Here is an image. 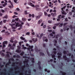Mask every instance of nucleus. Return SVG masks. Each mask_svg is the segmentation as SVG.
<instances>
[{
  "instance_id": "obj_1",
  "label": "nucleus",
  "mask_w": 75,
  "mask_h": 75,
  "mask_svg": "<svg viewBox=\"0 0 75 75\" xmlns=\"http://www.w3.org/2000/svg\"><path fill=\"white\" fill-rule=\"evenodd\" d=\"M15 23L11 25V26L12 27V29H16L17 27L18 26V25H19V23L18 22L16 23V22H15Z\"/></svg>"
},
{
  "instance_id": "obj_2",
  "label": "nucleus",
  "mask_w": 75,
  "mask_h": 75,
  "mask_svg": "<svg viewBox=\"0 0 75 75\" xmlns=\"http://www.w3.org/2000/svg\"><path fill=\"white\" fill-rule=\"evenodd\" d=\"M28 59H26L25 60V61L23 62V63L24 64H25L27 67H28L29 66V65H28V64L27 62H28Z\"/></svg>"
},
{
  "instance_id": "obj_3",
  "label": "nucleus",
  "mask_w": 75,
  "mask_h": 75,
  "mask_svg": "<svg viewBox=\"0 0 75 75\" xmlns=\"http://www.w3.org/2000/svg\"><path fill=\"white\" fill-rule=\"evenodd\" d=\"M63 58L64 59V60L66 61H67V62H69V59L67 58V56L66 55H64L63 56Z\"/></svg>"
},
{
  "instance_id": "obj_4",
  "label": "nucleus",
  "mask_w": 75,
  "mask_h": 75,
  "mask_svg": "<svg viewBox=\"0 0 75 75\" xmlns=\"http://www.w3.org/2000/svg\"><path fill=\"white\" fill-rule=\"evenodd\" d=\"M19 20V18H16L15 20L12 19V23H14V22H16V21H18Z\"/></svg>"
},
{
  "instance_id": "obj_5",
  "label": "nucleus",
  "mask_w": 75,
  "mask_h": 75,
  "mask_svg": "<svg viewBox=\"0 0 75 75\" xmlns=\"http://www.w3.org/2000/svg\"><path fill=\"white\" fill-rule=\"evenodd\" d=\"M28 5H29V6H32V7H34V5L33 4L31 3L30 2H28Z\"/></svg>"
},
{
  "instance_id": "obj_6",
  "label": "nucleus",
  "mask_w": 75,
  "mask_h": 75,
  "mask_svg": "<svg viewBox=\"0 0 75 75\" xmlns=\"http://www.w3.org/2000/svg\"><path fill=\"white\" fill-rule=\"evenodd\" d=\"M75 45V43L72 42V46H71V50L72 51H73V47H72V46H74V45Z\"/></svg>"
},
{
  "instance_id": "obj_7",
  "label": "nucleus",
  "mask_w": 75,
  "mask_h": 75,
  "mask_svg": "<svg viewBox=\"0 0 75 75\" xmlns=\"http://www.w3.org/2000/svg\"><path fill=\"white\" fill-rule=\"evenodd\" d=\"M51 15L53 17H54L55 16H57V13H51Z\"/></svg>"
},
{
  "instance_id": "obj_8",
  "label": "nucleus",
  "mask_w": 75,
  "mask_h": 75,
  "mask_svg": "<svg viewBox=\"0 0 75 75\" xmlns=\"http://www.w3.org/2000/svg\"><path fill=\"white\" fill-rule=\"evenodd\" d=\"M60 73H61V74H62V75H66V74H67V73L65 72H64L62 71H60Z\"/></svg>"
},
{
  "instance_id": "obj_9",
  "label": "nucleus",
  "mask_w": 75,
  "mask_h": 75,
  "mask_svg": "<svg viewBox=\"0 0 75 75\" xmlns=\"http://www.w3.org/2000/svg\"><path fill=\"white\" fill-rule=\"evenodd\" d=\"M39 54H40V56H41L42 55V56L43 57V56H45V54H44V53H43L42 52H40L39 53Z\"/></svg>"
},
{
  "instance_id": "obj_10",
  "label": "nucleus",
  "mask_w": 75,
  "mask_h": 75,
  "mask_svg": "<svg viewBox=\"0 0 75 75\" xmlns=\"http://www.w3.org/2000/svg\"><path fill=\"white\" fill-rule=\"evenodd\" d=\"M36 18V20H38V19H40V17L39 15L37 16H35Z\"/></svg>"
},
{
  "instance_id": "obj_11",
  "label": "nucleus",
  "mask_w": 75,
  "mask_h": 75,
  "mask_svg": "<svg viewBox=\"0 0 75 75\" xmlns=\"http://www.w3.org/2000/svg\"><path fill=\"white\" fill-rule=\"evenodd\" d=\"M32 40L33 41V42H35L37 41V38H33L32 39Z\"/></svg>"
},
{
  "instance_id": "obj_12",
  "label": "nucleus",
  "mask_w": 75,
  "mask_h": 75,
  "mask_svg": "<svg viewBox=\"0 0 75 75\" xmlns=\"http://www.w3.org/2000/svg\"><path fill=\"white\" fill-rule=\"evenodd\" d=\"M8 3H10L11 6H12V7H13V3L11 2V1H9L8 2Z\"/></svg>"
},
{
  "instance_id": "obj_13",
  "label": "nucleus",
  "mask_w": 75,
  "mask_h": 75,
  "mask_svg": "<svg viewBox=\"0 0 75 75\" xmlns=\"http://www.w3.org/2000/svg\"><path fill=\"white\" fill-rule=\"evenodd\" d=\"M16 52H17V53H20L21 52V51L19 50H16Z\"/></svg>"
},
{
  "instance_id": "obj_14",
  "label": "nucleus",
  "mask_w": 75,
  "mask_h": 75,
  "mask_svg": "<svg viewBox=\"0 0 75 75\" xmlns=\"http://www.w3.org/2000/svg\"><path fill=\"white\" fill-rule=\"evenodd\" d=\"M35 10L36 11H40L41 10V8H35Z\"/></svg>"
},
{
  "instance_id": "obj_15",
  "label": "nucleus",
  "mask_w": 75,
  "mask_h": 75,
  "mask_svg": "<svg viewBox=\"0 0 75 75\" xmlns=\"http://www.w3.org/2000/svg\"><path fill=\"white\" fill-rule=\"evenodd\" d=\"M42 19H40L38 21V24H40V23H41V22H42Z\"/></svg>"
},
{
  "instance_id": "obj_16",
  "label": "nucleus",
  "mask_w": 75,
  "mask_h": 75,
  "mask_svg": "<svg viewBox=\"0 0 75 75\" xmlns=\"http://www.w3.org/2000/svg\"><path fill=\"white\" fill-rule=\"evenodd\" d=\"M59 24L60 25H59V27H62V26L64 25V23H60Z\"/></svg>"
},
{
  "instance_id": "obj_17",
  "label": "nucleus",
  "mask_w": 75,
  "mask_h": 75,
  "mask_svg": "<svg viewBox=\"0 0 75 75\" xmlns=\"http://www.w3.org/2000/svg\"><path fill=\"white\" fill-rule=\"evenodd\" d=\"M34 47L33 46H30V45L29 46V50H30V49H31V48H33Z\"/></svg>"
},
{
  "instance_id": "obj_18",
  "label": "nucleus",
  "mask_w": 75,
  "mask_h": 75,
  "mask_svg": "<svg viewBox=\"0 0 75 75\" xmlns=\"http://www.w3.org/2000/svg\"><path fill=\"white\" fill-rule=\"evenodd\" d=\"M7 43H8L7 41H4L3 42V44H7Z\"/></svg>"
},
{
  "instance_id": "obj_19",
  "label": "nucleus",
  "mask_w": 75,
  "mask_h": 75,
  "mask_svg": "<svg viewBox=\"0 0 75 75\" xmlns=\"http://www.w3.org/2000/svg\"><path fill=\"white\" fill-rule=\"evenodd\" d=\"M58 58L59 59H62V57H61V56L58 55Z\"/></svg>"
},
{
  "instance_id": "obj_20",
  "label": "nucleus",
  "mask_w": 75,
  "mask_h": 75,
  "mask_svg": "<svg viewBox=\"0 0 75 75\" xmlns=\"http://www.w3.org/2000/svg\"><path fill=\"white\" fill-rule=\"evenodd\" d=\"M51 55L52 56V58H54V57H55V55L54 54H51Z\"/></svg>"
},
{
  "instance_id": "obj_21",
  "label": "nucleus",
  "mask_w": 75,
  "mask_h": 75,
  "mask_svg": "<svg viewBox=\"0 0 75 75\" xmlns=\"http://www.w3.org/2000/svg\"><path fill=\"white\" fill-rule=\"evenodd\" d=\"M40 17L42 16V12H40L39 13V15Z\"/></svg>"
},
{
  "instance_id": "obj_22",
  "label": "nucleus",
  "mask_w": 75,
  "mask_h": 75,
  "mask_svg": "<svg viewBox=\"0 0 75 75\" xmlns=\"http://www.w3.org/2000/svg\"><path fill=\"white\" fill-rule=\"evenodd\" d=\"M61 64L62 65H61L60 66V68H62V66H64V64L62 62H61Z\"/></svg>"
},
{
  "instance_id": "obj_23",
  "label": "nucleus",
  "mask_w": 75,
  "mask_h": 75,
  "mask_svg": "<svg viewBox=\"0 0 75 75\" xmlns=\"http://www.w3.org/2000/svg\"><path fill=\"white\" fill-rule=\"evenodd\" d=\"M35 50L37 52H39V51H40V50H38V49H35Z\"/></svg>"
},
{
  "instance_id": "obj_24",
  "label": "nucleus",
  "mask_w": 75,
  "mask_h": 75,
  "mask_svg": "<svg viewBox=\"0 0 75 75\" xmlns=\"http://www.w3.org/2000/svg\"><path fill=\"white\" fill-rule=\"evenodd\" d=\"M21 39V40H25V38H23L22 36H21L20 37Z\"/></svg>"
},
{
  "instance_id": "obj_25",
  "label": "nucleus",
  "mask_w": 75,
  "mask_h": 75,
  "mask_svg": "<svg viewBox=\"0 0 75 75\" xmlns=\"http://www.w3.org/2000/svg\"><path fill=\"white\" fill-rule=\"evenodd\" d=\"M62 39V37H61L60 38H59V42H60V43H61V40Z\"/></svg>"
},
{
  "instance_id": "obj_26",
  "label": "nucleus",
  "mask_w": 75,
  "mask_h": 75,
  "mask_svg": "<svg viewBox=\"0 0 75 75\" xmlns=\"http://www.w3.org/2000/svg\"><path fill=\"white\" fill-rule=\"evenodd\" d=\"M24 54V52L22 51L21 53H20V55L21 56L23 55V54Z\"/></svg>"
},
{
  "instance_id": "obj_27",
  "label": "nucleus",
  "mask_w": 75,
  "mask_h": 75,
  "mask_svg": "<svg viewBox=\"0 0 75 75\" xmlns=\"http://www.w3.org/2000/svg\"><path fill=\"white\" fill-rule=\"evenodd\" d=\"M62 14H64V15H66V14H67V13L65 12L64 11H63V12H62Z\"/></svg>"
},
{
  "instance_id": "obj_28",
  "label": "nucleus",
  "mask_w": 75,
  "mask_h": 75,
  "mask_svg": "<svg viewBox=\"0 0 75 75\" xmlns=\"http://www.w3.org/2000/svg\"><path fill=\"white\" fill-rule=\"evenodd\" d=\"M67 26H64V31H65L67 30Z\"/></svg>"
},
{
  "instance_id": "obj_29",
  "label": "nucleus",
  "mask_w": 75,
  "mask_h": 75,
  "mask_svg": "<svg viewBox=\"0 0 75 75\" xmlns=\"http://www.w3.org/2000/svg\"><path fill=\"white\" fill-rule=\"evenodd\" d=\"M47 54L48 55V56H49V57H50V56H51V54H50V52H48V51H47Z\"/></svg>"
},
{
  "instance_id": "obj_30",
  "label": "nucleus",
  "mask_w": 75,
  "mask_h": 75,
  "mask_svg": "<svg viewBox=\"0 0 75 75\" xmlns=\"http://www.w3.org/2000/svg\"><path fill=\"white\" fill-rule=\"evenodd\" d=\"M7 15H6V16H4L3 18H8V16H7Z\"/></svg>"
},
{
  "instance_id": "obj_31",
  "label": "nucleus",
  "mask_w": 75,
  "mask_h": 75,
  "mask_svg": "<svg viewBox=\"0 0 75 75\" xmlns=\"http://www.w3.org/2000/svg\"><path fill=\"white\" fill-rule=\"evenodd\" d=\"M34 7H35V8H38V7H39V6L38 5H36L35 6L34 5Z\"/></svg>"
},
{
  "instance_id": "obj_32",
  "label": "nucleus",
  "mask_w": 75,
  "mask_h": 75,
  "mask_svg": "<svg viewBox=\"0 0 75 75\" xmlns=\"http://www.w3.org/2000/svg\"><path fill=\"white\" fill-rule=\"evenodd\" d=\"M27 11H25L24 12L25 13V14H29V13H28L27 12Z\"/></svg>"
},
{
  "instance_id": "obj_33",
  "label": "nucleus",
  "mask_w": 75,
  "mask_h": 75,
  "mask_svg": "<svg viewBox=\"0 0 75 75\" xmlns=\"http://www.w3.org/2000/svg\"><path fill=\"white\" fill-rule=\"evenodd\" d=\"M38 64L39 66H40L41 65V62L40 61H38Z\"/></svg>"
},
{
  "instance_id": "obj_34",
  "label": "nucleus",
  "mask_w": 75,
  "mask_h": 75,
  "mask_svg": "<svg viewBox=\"0 0 75 75\" xmlns=\"http://www.w3.org/2000/svg\"><path fill=\"white\" fill-rule=\"evenodd\" d=\"M22 20L23 21H25L26 20V18H23L22 19Z\"/></svg>"
},
{
  "instance_id": "obj_35",
  "label": "nucleus",
  "mask_w": 75,
  "mask_h": 75,
  "mask_svg": "<svg viewBox=\"0 0 75 75\" xmlns=\"http://www.w3.org/2000/svg\"><path fill=\"white\" fill-rule=\"evenodd\" d=\"M59 24H60V23L54 24V25H57V26H58V25H59Z\"/></svg>"
},
{
  "instance_id": "obj_36",
  "label": "nucleus",
  "mask_w": 75,
  "mask_h": 75,
  "mask_svg": "<svg viewBox=\"0 0 75 75\" xmlns=\"http://www.w3.org/2000/svg\"><path fill=\"white\" fill-rule=\"evenodd\" d=\"M57 55H60V56H62V53H58L57 54Z\"/></svg>"
},
{
  "instance_id": "obj_37",
  "label": "nucleus",
  "mask_w": 75,
  "mask_h": 75,
  "mask_svg": "<svg viewBox=\"0 0 75 75\" xmlns=\"http://www.w3.org/2000/svg\"><path fill=\"white\" fill-rule=\"evenodd\" d=\"M4 47H6V45H5V44H4L3 43L2 48H4Z\"/></svg>"
},
{
  "instance_id": "obj_38",
  "label": "nucleus",
  "mask_w": 75,
  "mask_h": 75,
  "mask_svg": "<svg viewBox=\"0 0 75 75\" xmlns=\"http://www.w3.org/2000/svg\"><path fill=\"white\" fill-rule=\"evenodd\" d=\"M44 14L45 16H47V15H48L47 14V13L46 12H44Z\"/></svg>"
},
{
  "instance_id": "obj_39",
  "label": "nucleus",
  "mask_w": 75,
  "mask_h": 75,
  "mask_svg": "<svg viewBox=\"0 0 75 75\" xmlns=\"http://www.w3.org/2000/svg\"><path fill=\"white\" fill-rule=\"evenodd\" d=\"M63 53L64 55H66V54H67V52H66V51L65 50H64L63 51Z\"/></svg>"
},
{
  "instance_id": "obj_40",
  "label": "nucleus",
  "mask_w": 75,
  "mask_h": 75,
  "mask_svg": "<svg viewBox=\"0 0 75 75\" xmlns=\"http://www.w3.org/2000/svg\"><path fill=\"white\" fill-rule=\"evenodd\" d=\"M44 6V3H42L41 5V7H43Z\"/></svg>"
},
{
  "instance_id": "obj_41",
  "label": "nucleus",
  "mask_w": 75,
  "mask_h": 75,
  "mask_svg": "<svg viewBox=\"0 0 75 75\" xmlns=\"http://www.w3.org/2000/svg\"><path fill=\"white\" fill-rule=\"evenodd\" d=\"M11 59L12 62H14V59L13 58H11Z\"/></svg>"
},
{
  "instance_id": "obj_42",
  "label": "nucleus",
  "mask_w": 75,
  "mask_h": 75,
  "mask_svg": "<svg viewBox=\"0 0 75 75\" xmlns=\"http://www.w3.org/2000/svg\"><path fill=\"white\" fill-rule=\"evenodd\" d=\"M43 36V33H41L40 36V38H41Z\"/></svg>"
},
{
  "instance_id": "obj_43",
  "label": "nucleus",
  "mask_w": 75,
  "mask_h": 75,
  "mask_svg": "<svg viewBox=\"0 0 75 75\" xmlns=\"http://www.w3.org/2000/svg\"><path fill=\"white\" fill-rule=\"evenodd\" d=\"M67 24H68L67 23H64V27H65V25H67Z\"/></svg>"
},
{
  "instance_id": "obj_44",
  "label": "nucleus",
  "mask_w": 75,
  "mask_h": 75,
  "mask_svg": "<svg viewBox=\"0 0 75 75\" xmlns=\"http://www.w3.org/2000/svg\"><path fill=\"white\" fill-rule=\"evenodd\" d=\"M22 27H20L18 29V30H20L21 29H22Z\"/></svg>"
},
{
  "instance_id": "obj_45",
  "label": "nucleus",
  "mask_w": 75,
  "mask_h": 75,
  "mask_svg": "<svg viewBox=\"0 0 75 75\" xmlns=\"http://www.w3.org/2000/svg\"><path fill=\"white\" fill-rule=\"evenodd\" d=\"M6 21H7V20H4L3 22V23H6Z\"/></svg>"
},
{
  "instance_id": "obj_46",
  "label": "nucleus",
  "mask_w": 75,
  "mask_h": 75,
  "mask_svg": "<svg viewBox=\"0 0 75 75\" xmlns=\"http://www.w3.org/2000/svg\"><path fill=\"white\" fill-rule=\"evenodd\" d=\"M10 49H11V50H14V47L13 46H11L10 47Z\"/></svg>"
},
{
  "instance_id": "obj_47",
  "label": "nucleus",
  "mask_w": 75,
  "mask_h": 75,
  "mask_svg": "<svg viewBox=\"0 0 75 75\" xmlns=\"http://www.w3.org/2000/svg\"><path fill=\"white\" fill-rule=\"evenodd\" d=\"M1 55H2V56H3V57H4V56H5V54H4V53H2L1 54Z\"/></svg>"
},
{
  "instance_id": "obj_48",
  "label": "nucleus",
  "mask_w": 75,
  "mask_h": 75,
  "mask_svg": "<svg viewBox=\"0 0 75 75\" xmlns=\"http://www.w3.org/2000/svg\"><path fill=\"white\" fill-rule=\"evenodd\" d=\"M31 16L33 18H34V17H35V15H34V14H32L31 15Z\"/></svg>"
},
{
  "instance_id": "obj_49",
  "label": "nucleus",
  "mask_w": 75,
  "mask_h": 75,
  "mask_svg": "<svg viewBox=\"0 0 75 75\" xmlns=\"http://www.w3.org/2000/svg\"><path fill=\"white\" fill-rule=\"evenodd\" d=\"M38 68L39 69L41 70V69H42V68H41V66H39Z\"/></svg>"
},
{
  "instance_id": "obj_50",
  "label": "nucleus",
  "mask_w": 75,
  "mask_h": 75,
  "mask_svg": "<svg viewBox=\"0 0 75 75\" xmlns=\"http://www.w3.org/2000/svg\"><path fill=\"white\" fill-rule=\"evenodd\" d=\"M48 32H49L50 33H51V32L52 31V30H48Z\"/></svg>"
},
{
  "instance_id": "obj_51",
  "label": "nucleus",
  "mask_w": 75,
  "mask_h": 75,
  "mask_svg": "<svg viewBox=\"0 0 75 75\" xmlns=\"http://www.w3.org/2000/svg\"><path fill=\"white\" fill-rule=\"evenodd\" d=\"M48 23H49L50 24H51V23L52 22V21H48Z\"/></svg>"
},
{
  "instance_id": "obj_52",
  "label": "nucleus",
  "mask_w": 75,
  "mask_h": 75,
  "mask_svg": "<svg viewBox=\"0 0 75 75\" xmlns=\"http://www.w3.org/2000/svg\"><path fill=\"white\" fill-rule=\"evenodd\" d=\"M30 32H28L26 33V35H30Z\"/></svg>"
},
{
  "instance_id": "obj_53",
  "label": "nucleus",
  "mask_w": 75,
  "mask_h": 75,
  "mask_svg": "<svg viewBox=\"0 0 75 75\" xmlns=\"http://www.w3.org/2000/svg\"><path fill=\"white\" fill-rule=\"evenodd\" d=\"M65 21L67 22V21H68V19L67 18H66L65 19Z\"/></svg>"
},
{
  "instance_id": "obj_54",
  "label": "nucleus",
  "mask_w": 75,
  "mask_h": 75,
  "mask_svg": "<svg viewBox=\"0 0 75 75\" xmlns=\"http://www.w3.org/2000/svg\"><path fill=\"white\" fill-rule=\"evenodd\" d=\"M59 37V35H56V38H58V37Z\"/></svg>"
},
{
  "instance_id": "obj_55",
  "label": "nucleus",
  "mask_w": 75,
  "mask_h": 75,
  "mask_svg": "<svg viewBox=\"0 0 75 75\" xmlns=\"http://www.w3.org/2000/svg\"><path fill=\"white\" fill-rule=\"evenodd\" d=\"M69 28L70 29H72V25H70L69 27Z\"/></svg>"
},
{
  "instance_id": "obj_56",
  "label": "nucleus",
  "mask_w": 75,
  "mask_h": 75,
  "mask_svg": "<svg viewBox=\"0 0 75 75\" xmlns=\"http://www.w3.org/2000/svg\"><path fill=\"white\" fill-rule=\"evenodd\" d=\"M67 55H68V56H69V57H70V56H71V53H69L68 54H67Z\"/></svg>"
},
{
  "instance_id": "obj_57",
  "label": "nucleus",
  "mask_w": 75,
  "mask_h": 75,
  "mask_svg": "<svg viewBox=\"0 0 75 75\" xmlns=\"http://www.w3.org/2000/svg\"><path fill=\"white\" fill-rule=\"evenodd\" d=\"M14 14H16V15H18V13L16 12H14Z\"/></svg>"
},
{
  "instance_id": "obj_58",
  "label": "nucleus",
  "mask_w": 75,
  "mask_h": 75,
  "mask_svg": "<svg viewBox=\"0 0 75 75\" xmlns=\"http://www.w3.org/2000/svg\"><path fill=\"white\" fill-rule=\"evenodd\" d=\"M16 57H17V58H20V56H19V55H17L16 56Z\"/></svg>"
},
{
  "instance_id": "obj_59",
  "label": "nucleus",
  "mask_w": 75,
  "mask_h": 75,
  "mask_svg": "<svg viewBox=\"0 0 75 75\" xmlns=\"http://www.w3.org/2000/svg\"><path fill=\"white\" fill-rule=\"evenodd\" d=\"M56 27H57V26H54L53 27V29H55V28H56Z\"/></svg>"
},
{
  "instance_id": "obj_60",
  "label": "nucleus",
  "mask_w": 75,
  "mask_h": 75,
  "mask_svg": "<svg viewBox=\"0 0 75 75\" xmlns=\"http://www.w3.org/2000/svg\"><path fill=\"white\" fill-rule=\"evenodd\" d=\"M6 56L7 57H10V54H7Z\"/></svg>"
},
{
  "instance_id": "obj_61",
  "label": "nucleus",
  "mask_w": 75,
  "mask_h": 75,
  "mask_svg": "<svg viewBox=\"0 0 75 75\" xmlns=\"http://www.w3.org/2000/svg\"><path fill=\"white\" fill-rule=\"evenodd\" d=\"M71 58L73 59L74 58V55L73 54H72L71 56Z\"/></svg>"
},
{
  "instance_id": "obj_62",
  "label": "nucleus",
  "mask_w": 75,
  "mask_h": 75,
  "mask_svg": "<svg viewBox=\"0 0 75 75\" xmlns=\"http://www.w3.org/2000/svg\"><path fill=\"white\" fill-rule=\"evenodd\" d=\"M25 67V65L23 67H22V68L23 70H24V68Z\"/></svg>"
},
{
  "instance_id": "obj_63",
  "label": "nucleus",
  "mask_w": 75,
  "mask_h": 75,
  "mask_svg": "<svg viewBox=\"0 0 75 75\" xmlns=\"http://www.w3.org/2000/svg\"><path fill=\"white\" fill-rule=\"evenodd\" d=\"M12 66H15V63L13 62L12 64Z\"/></svg>"
},
{
  "instance_id": "obj_64",
  "label": "nucleus",
  "mask_w": 75,
  "mask_h": 75,
  "mask_svg": "<svg viewBox=\"0 0 75 75\" xmlns=\"http://www.w3.org/2000/svg\"><path fill=\"white\" fill-rule=\"evenodd\" d=\"M5 32V30H4L1 31V33H4V32Z\"/></svg>"
}]
</instances>
